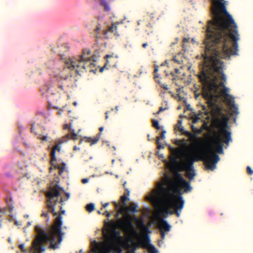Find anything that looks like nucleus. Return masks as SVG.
Returning a JSON list of instances; mask_svg holds the SVG:
<instances>
[{"label": "nucleus", "mask_w": 253, "mask_h": 253, "mask_svg": "<svg viewBox=\"0 0 253 253\" xmlns=\"http://www.w3.org/2000/svg\"><path fill=\"white\" fill-rule=\"evenodd\" d=\"M227 4L224 0H211L212 19L207 23L204 41L205 50L202 54L203 66L198 75L202 85V95L211 107L217 97L220 87H222L221 93L223 97L229 92L225 85L226 77L221 59L237 55L238 50V27L227 10Z\"/></svg>", "instance_id": "obj_1"}, {"label": "nucleus", "mask_w": 253, "mask_h": 253, "mask_svg": "<svg viewBox=\"0 0 253 253\" xmlns=\"http://www.w3.org/2000/svg\"><path fill=\"white\" fill-rule=\"evenodd\" d=\"M182 189L184 192L187 193L192 188L190 182L185 180L180 173L176 172L173 179L167 176L164 182L159 183L157 189L154 191L149 199L161 215L167 217L168 214H173L174 211L171 210L173 208L179 216L184 206L183 197L180 195Z\"/></svg>", "instance_id": "obj_2"}, {"label": "nucleus", "mask_w": 253, "mask_h": 253, "mask_svg": "<svg viewBox=\"0 0 253 253\" xmlns=\"http://www.w3.org/2000/svg\"><path fill=\"white\" fill-rule=\"evenodd\" d=\"M63 191L62 188L56 184L54 186L51 187L46 193L47 198V208L53 216L57 215V216L55 219L54 225L48 232L46 230L41 229V226H35V230L38 234V236L33 242V246L37 250L41 251V252L44 251L45 247L43 244L47 242L50 243L49 248L53 250L56 249L62 240L61 215L65 213V211L62 210V207L61 206H60L61 210L60 213L56 212L55 211V206L58 203H62L63 202V198L60 197L61 191Z\"/></svg>", "instance_id": "obj_3"}, {"label": "nucleus", "mask_w": 253, "mask_h": 253, "mask_svg": "<svg viewBox=\"0 0 253 253\" xmlns=\"http://www.w3.org/2000/svg\"><path fill=\"white\" fill-rule=\"evenodd\" d=\"M219 159V156L213 152H211V156H210L208 153H201L200 150H195L192 155L188 157L186 160L182 163L181 166L185 171L194 170V163L201 160L204 162L207 169L213 170L215 169L216 164Z\"/></svg>", "instance_id": "obj_4"}, {"label": "nucleus", "mask_w": 253, "mask_h": 253, "mask_svg": "<svg viewBox=\"0 0 253 253\" xmlns=\"http://www.w3.org/2000/svg\"><path fill=\"white\" fill-rule=\"evenodd\" d=\"M111 226L113 229L107 235L105 244L100 249L101 253H116L122 252L123 241L121 232L116 230V225L114 222L111 223Z\"/></svg>", "instance_id": "obj_5"}, {"label": "nucleus", "mask_w": 253, "mask_h": 253, "mask_svg": "<svg viewBox=\"0 0 253 253\" xmlns=\"http://www.w3.org/2000/svg\"><path fill=\"white\" fill-rule=\"evenodd\" d=\"M89 54V51L86 52L84 51L83 54L77 58L66 60L65 63L67 68L71 70H75L78 74H80V72H83L86 67L92 64L90 62V57L88 56Z\"/></svg>", "instance_id": "obj_6"}, {"label": "nucleus", "mask_w": 253, "mask_h": 253, "mask_svg": "<svg viewBox=\"0 0 253 253\" xmlns=\"http://www.w3.org/2000/svg\"><path fill=\"white\" fill-rule=\"evenodd\" d=\"M142 240L139 241L138 242H136L134 240H132L130 238H127L125 241H124L123 238V244L122 247H124L125 245L126 249L129 250L127 253H136L137 249L141 247L143 249H146L149 244V242H150V239L148 235H143L142 236Z\"/></svg>", "instance_id": "obj_7"}, {"label": "nucleus", "mask_w": 253, "mask_h": 253, "mask_svg": "<svg viewBox=\"0 0 253 253\" xmlns=\"http://www.w3.org/2000/svg\"><path fill=\"white\" fill-rule=\"evenodd\" d=\"M114 222L116 225L121 228L126 233H129L131 235H136L137 232L134 227V224L132 222V217L130 215L128 214H125L124 215L123 219H118L116 223L112 221L109 224L110 228H112L111 231L113 229V228L111 226V223ZM116 229V228H115Z\"/></svg>", "instance_id": "obj_8"}, {"label": "nucleus", "mask_w": 253, "mask_h": 253, "mask_svg": "<svg viewBox=\"0 0 253 253\" xmlns=\"http://www.w3.org/2000/svg\"><path fill=\"white\" fill-rule=\"evenodd\" d=\"M228 118L223 115L221 119L216 118L213 121L214 125L219 127V134L224 138V142L227 145L232 140L231 132L226 129Z\"/></svg>", "instance_id": "obj_9"}, {"label": "nucleus", "mask_w": 253, "mask_h": 253, "mask_svg": "<svg viewBox=\"0 0 253 253\" xmlns=\"http://www.w3.org/2000/svg\"><path fill=\"white\" fill-rule=\"evenodd\" d=\"M211 145L214 148V151L211 148H209L207 150L204 149L203 146L200 150L201 152L208 153L210 156H211V152L215 153H222L223 151L224 138L218 133H215L214 135L210 139Z\"/></svg>", "instance_id": "obj_10"}, {"label": "nucleus", "mask_w": 253, "mask_h": 253, "mask_svg": "<svg viewBox=\"0 0 253 253\" xmlns=\"http://www.w3.org/2000/svg\"><path fill=\"white\" fill-rule=\"evenodd\" d=\"M119 23H114L111 26H109L107 29L101 30V25L98 24L95 29L96 33L95 37L97 39L101 38L102 37V34L106 36L108 33H112L114 35H117V25Z\"/></svg>", "instance_id": "obj_11"}, {"label": "nucleus", "mask_w": 253, "mask_h": 253, "mask_svg": "<svg viewBox=\"0 0 253 253\" xmlns=\"http://www.w3.org/2000/svg\"><path fill=\"white\" fill-rule=\"evenodd\" d=\"M223 97L226 100L227 105L230 106L231 115H238L239 114L238 107L235 104L234 98L229 94H226L225 96H223Z\"/></svg>", "instance_id": "obj_12"}, {"label": "nucleus", "mask_w": 253, "mask_h": 253, "mask_svg": "<svg viewBox=\"0 0 253 253\" xmlns=\"http://www.w3.org/2000/svg\"><path fill=\"white\" fill-rule=\"evenodd\" d=\"M105 58L106 60V63L105 64V66H108L109 67L115 66L117 63V59L118 56L114 55L113 53L112 54H107L105 55Z\"/></svg>", "instance_id": "obj_13"}, {"label": "nucleus", "mask_w": 253, "mask_h": 253, "mask_svg": "<svg viewBox=\"0 0 253 253\" xmlns=\"http://www.w3.org/2000/svg\"><path fill=\"white\" fill-rule=\"evenodd\" d=\"M186 136H188L191 139L195 140V150H200L203 145H204V140L201 139V140H198L196 139V135L194 133H192L189 131L187 133Z\"/></svg>", "instance_id": "obj_14"}, {"label": "nucleus", "mask_w": 253, "mask_h": 253, "mask_svg": "<svg viewBox=\"0 0 253 253\" xmlns=\"http://www.w3.org/2000/svg\"><path fill=\"white\" fill-rule=\"evenodd\" d=\"M186 136H188L191 139L195 140V150H200L203 145H204V140L201 139V140H198L196 139V135L194 133H192L189 131L187 133Z\"/></svg>", "instance_id": "obj_15"}, {"label": "nucleus", "mask_w": 253, "mask_h": 253, "mask_svg": "<svg viewBox=\"0 0 253 253\" xmlns=\"http://www.w3.org/2000/svg\"><path fill=\"white\" fill-rule=\"evenodd\" d=\"M137 205L134 203H131L129 207L126 205L125 206H122L120 210V212L121 213H124L125 212L136 213L138 212L137 210Z\"/></svg>", "instance_id": "obj_16"}, {"label": "nucleus", "mask_w": 253, "mask_h": 253, "mask_svg": "<svg viewBox=\"0 0 253 253\" xmlns=\"http://www.w3.org/2000/svg\"><path fill=\"white\" fill-rule=\"evenodd\" d=\"M137 224L142 231V236H143V235H148V233L150 232V229L149 227L145 225L142 218H140V220L138 221Z\"/></svg>", "instance_id": "obj_17"}, {"label": "nucleus", "mask_w": 253, "mask_h": 253, "mask_svg": "<svg viewBox=\"0 0 253 253\" xmlns=\"http://www.w3.org/2000/svg\"><path fill=\"white\" fill-rule=\"evenodd\" d=\"M159 228L160 231H163V232H165L169 231L171 227L166 221L163 219H161L159 221Z\"/></svg>", "instance_id": "obj_18"}, {"label": "nucleus", "mask_w": 253, "mask_h": 253, "mask_svg": "<svg viewBox=\"0 0 253 253\" xmlns=\"http://www.w3.org/2000/svg\"><path fill=\"white\" fill-rule=\"evenodd\" d=\"M62 143H63V141L60 140L59 142V143L56 144L52 148V150L51 152V163L52 164V162H55L56 160V158L55 156V152H56V151H60V147L59 145L60 144H62Z\"/></svg>", "instance_id": "obj_19"}, {"label": "nucleus", "mask_w": 253, "mask_h": 253, "mask_svg": "<svg viewBox=\"0 0 253 253\" xmlns=\"http://www.w3.org/2000/svg\"><path fill=\"white\" fill-rule=\"evenodd\" d=\"M101 6L103 7L104 10L106 11H109L110 10V7L108 2L106 0H100Z\"/></svg>", "instance_id": "obj_20"}, {"label": "nucleus", "mask_w": 253, "mask_h": 253, "mask_svg": "<svg viewBox=\"0 0 253 253\" xmlns=\"http://www.w3.org/2000/svg\"><path fill=\"white\" fill-rule=\"evenodd\" d=\"M146 248L149 253H158V250L153 245L150 244V242H149V244Z\"/></svg>", "instance_id": "obj_21"}, {"label": "nucleus", "mask_w": 253, "mask_h": 253, "mask_svg": "<svg viewBox=\"0 0 253 253\" xmlns=\"http://www.w3.org/2000/svg\"><path fill=\"white\" fill-rule=\"evenodd\" d=\"M185 172L186 177L190 180L193 179L196 175L194 169L190 171L186 170Z\"/></svg>", "instance_id": "obj_22"}, {"label": "nucleus", "mask_w": 253, "mask_h": 253, "mask_svg": "<svg viewBox=\"0 0 253 253\" xmlns=\"http://www.w3.org/2000/svg\"><path fill=\"white\" fill-rule=\"evenodd\" d=\"M55 169H59V173L60 174H61L64 171L66 168V164L65 163H62L61 166L59 165H55L54 166Z\"/></svg>", "instance_id": "obj_23"}, {"label": "nucleus", "mask_w": 253, "mask_h": 253, "mask_svg": "<svg viewBox=\"0 0 253 253\" xmlns=\"http://www.w3.org/2000/svg\"><path fill=\"white\" fill-rule=\"evenodd\" d=\"M67 137H70L71 139L73 140H76L77 139L78 136L77 134L75 132L74 130H72L71 134H68Z\"/></svg>", "instance_id": "obj_24"}, {"label": "nucleus", "mask_w": 253, "mask_h": 253, "mask_svg": "<svg viewBox=\"0 0 253 253\" xmlns=\"http://www.w3.org/2000/svg\"><path fill=\"white\" fill-rule=\"evenodd\" d=\"M86 210L90 212L94 210V205L92 203H90L86 206Z\"/></svg>", "instance_id": "obj_25"}, {"label": "nucleus", "mask_w": 253, "mask_h": 253, "mask_svg": "<svg viewBox=\"0 0 253 253\" xmlns=\"http://www.w3.org/2000/svg\"><path fill=\"white\" fill-rule=\"evenodd\" d=\"M98 140H99V138H97V137H96L93 139L92 138L89 137L86 139V141L88 142H90V145L95 144Z\"/></svg>", "instance_id": "obj_26"}, {"label": "nucleus", "mask_w": 253, "mask_h": 253, "mask_svg": "<svg viewBox=\"0 0 253 253\" xmlns=\"http://www.w3.org/2000/svg\"><path fill=\"white\" fill-rule=\"evenodd\" d=\"M160 137H157V140H156V144L157 145V149H161L164 148V147H165L164 145L163 144H162L160 143Z\"/></svg>", "instance_id": "obj_27"}, {"label": "nucleus", "mask_w": 253, "mask_h": 253, "mask_svg": "<svg viewBox=\"0 0 253 253\" xmlns=\"http://www.w3.org/2000/svg\"><path fill=\"white\" fill-rule=\"evenodd\" d=\"M127 199V195L126 194H124L121 197V202L123 204V206H125L126 205V201Z\"/></svg>", "instance_id": "obj_28"}, {"label": "nucleus", "mask_w": 253, "mask_h": 253, "mask_svg": "<svg viewBox=\"0 0 253 253\" xmlns=\"http://www.w3.org/2000/svg\"><path fill=\"white\" fill-rule=\"evenodd\" d=\"M153 126L157 129H160L159 122L157 120H154L153 121Z\"/></svg>", "instance_id": "obj_29"}, {"label": "nucleus", "mask_w": 253, "mask_h": 253, "mask_svg": "<svg viewBox=\"0 0 253 253\" xmlns=\"http://www.w3.org/2000/svg\"><path fill=\"white\" fill-rule=\"evenodd\" d=\"M182 123V121L181 120H178L177 123V124L175 126V128L179 129L180 128L182 127L181 126Z\"/></svg>", "instance_id": "obj_30"}, {"label": "nucleus", "mask_w": 253, "mask_h": 253, "mask_svg": "<svg viewBox=\"0 0 253 253\" xmlns=\"http://www.w3.org/2000/svg\"><path fill=\"white\" fill-rule=\"evenodd\" d=\"M202 110H203V111H204L205 114L206 115H208L209 114V112H210L209 109L204 105H203L202 106Z\"/></svg>", "instance_id": "obj_31"}, {"label": "nucleus", "mask_w": 253, "mask_h": 253, "mask_svg": "<svg viewBox=\"0 0 253 253\" xmlns=\"http://www.w3.org/2000/svg\"><path fill=\"white\" fill-rule=\"evenodd\" d=\"M247 171L249 175H252L253 174V170L250 166L247 167Z\"/></svg>", "instance_id": "obj_32"}, {"label": "nucleus", "mask_w": 253, "mask_h": 253, "mask_svg": "<svg viewBox=\"0 0 253 253\" xmlns=\"http://www.w3.org/2000/svg\"><path fill=\"white\" fill-rule=\"evenodd\" d=\"M191 127L192 131L195 133H200L201 132V130L198 129L196 128H195V126L193 125L191 126Z\"/></svg>", "instance_id": "obj_33"}, {"label": "nucleus", "mask_w": 253, "mask_h": 253, "mask_svg": "<svg viewBox=\"0 0 253 253\" xmlns=\"http://www.w3.org/2000/svg\"><path fill=\"white\" fill-rule=\"evenodd\" d=\"M113 204H114V206L115 207L116 210L118 211H120V210L122 208L120 207V205H119L117 203L115 202L113 203ZM119 213H121V212H119Z\"/></svg>", "instance_id": "obj_34"}, {"label": "nucleus", "mask_w": 253, "mask_h": 253, "mask_svg": "<svg viewBox=\"0 0 253 253\" xmlns=\"http://www.w3.org/2000/svg\"><path fill=\"white\" fill-rule=\"evenodd\" d=\"M170 161L174 164H178V162L177 159L175 157H172L170 158Z\"/></svg>", "instance_id": "obj_35"}, {"label": "nucleus", "mask_w": 253, "mask_h": 253, "mask_svg": "<svg viewBox=\"0 0 253 253\" xmlns=\"http://www.w3.org/2000/svg\"><path fill=\"white\" fill-rule=\"evenodd\" d=\"M159 84H160L161 86L162 87H163L164 89H165V90H167L169 89V87L168 86V85H167L166 84H162V83H161L160 82H159Z\"/></svg>", "instance_id": "obj_36"}, {"label": "nucleus", "mask_w": 253, "mask_h": 253, "mask_svg": "<svg viewBox=\"0 0 253 253\" xmlns=\"http://www.w3.org/2000/svg\"><path fill=\"white\" fill-rule=\"evenodd\" d=\"M189 46V43H183L182 49L184 52H186L187 50V47Z\"/></svg>", "instance_id": "obj_37"}, {"label": "nucleus", "mask_w": 253, "mask_h": 253, "mask_svg": "<svg viewBox=\"0 0 253 253\" xmlns=\"http://www.w3.org/2000/svg\"><path fill=\"white\" fill-rule=\"evenodd\" d=\"M199 119V118L198 116H195L192 118V122L194 124H195L197 122L198 120Z\"/></svg>", "instance_id": "obj_38"}, {"label": "nucleus", "mask_w": 253, "mask_h": 253, "mask_svg": "<svg viewBox=\"0 0 253 253\" xmlns=\"http://www.w3.org/2000/svg\"><path fill=\"white\" fill-rule=\"evenodd\" d=\"M6 211V208H3L0 210V217H1L4 214Z\"/></svg>", "instance_id": "obj_39"}, {"label": "nucleus", "mask_w": 253, "mask_h": 253, "mask_svg": "<svg viewBox=\"0 0 253 253\" xmlns=\"http://www.w3.org/2000/svg\"><path fill=\"white\" fill-rule=\"evenodd\" d=\"M19 249L23 252H26L27 250L24 248V245L23 244H21L19 246Z\"/></svg>", "instance_id": "obj_40"}, {"label": "nucleus", "mask_w": 253, "mask_h": 253, "mask_svg": "<svg viewBox=\"0 0 253 253\" xmlns=\"http://www.w3.org/2000/svg\"><path fill=\"white\" fill-rule=\"evenodd\" d=\"M47 136H43L42 137H41V136L38 137L39 139L42 140L43 141H46L47 140Z\"/></svg>", "instance_id": "obj_41"}, {"label": "nucleus", "mask_w": 253, "mask_h": 253, "mask_svg": "<svg viewBox=\"0 0 253 253\" xmlns=\"http://www.w3.org/2000/svg\"><path fill=\"white\" fill-rule=\"evenodd\" d=\"M132 220L134 221L136 223L140 220V218H138L137 216H133L132 217Z\"/></svg>", "instance_id": "obj_42"}, {"label": "nucleus", "mask_w": 253, "mask_h": 253, "mask_svg": "<svg viewBox=\"0 0 253 253\" xmlns=\"http://www.w3.org/2000/svg\"><path fill=\"white\" fill-rule=\"evenodd\" d=\"M166 133V131L165 130H163L161 133L160 136H159L161 139H163L165 138V134Z\"/></svg>", "instance_id": "obj_43"}, {"label": "nucleus", "mask_w": 253, "mask_h": 253, "mask_svg": "<svg viewBox=\"0 0 253 253\" xmlns=\"http://www.w3.org/2000/svg\"><path fill=\"white\" fill-rule=\"evenodd\" d=\"M183 43H189V39H187L186 38H184L183 39Z\"/></svg>", "instance_id": "obj_44"}, {"label": "nucleus", "mask_w": 253, "mask_h": 253, "mask_svg": "<svg viewBox=\"0 0 253 253\" xmlns=\"http://www.w3.org/2000/svg\"><path fill=\"white\" fill-rule=\"evenodd\" d=\"M103 215H105L107 217H109L111 216L110 213L108 211H105L103 213Z\"/></svg>", "instance_id": "obj_45"}, {"label": "nucleus", "mask_w": 253, "mask_h": 253, "mask_svg": "<svg viewBox=\"0 0 253 253\" xmlns=\"http://www.w3.org/2000/svg\"><path fill=\"white\" fill-rule=\"evenodd\" d=\"M160 234H161V238L162 239V240H164L165 239V233L164 232H163V231H160Z\"/></svg>", "instance_id": "obj_46"}, {"label": "nucleus", "mask_w": 253, "mask_h": 253, "mask_svg": "<svg viewBox=\"0 0 253 253\" xmlns=\"http://www.w3.org/2000/svg\"><path fill=\"white\" fill-rule=\"evenodd\" d=\"M61 78L63 80H67L68 78V75H62L61 76Z\"/></svg>", "instance_id": "obj_47"}, {"label": "nucleus", "mask_w": 253, "mask_h": 253, "mask_svg": "<svg viewBox=\"0 0 253 253\" xmlns=\"http://www.w3.org/2000/svg\"><path fill=\"white\" fill-rule=\"evenodd\" d=\"M8 208L10 211H12L14 209V207L12 206V205L10 204H8Z\"/></svg>", "instance_id": "obj_48"}, {"label": "nucleus", "mask_w": 253, "mask_h": 253, "mask_svg": "<svg viewBox=\"0 0 253 253\" xmlns=\"http://www.w3.org/2000/svg\"><path fill=\"white\" fill-rule=\"evenodd\" d=\"M109 205V203H106L102 204V208L101 209V210H102L103 208L107 207Z\"/></svg>", "instance_id": "obj_49"}, {"label": "nucleus", "mask_w": 253, "mask_h": 253, "mask_svg": "<svg viewBox=\"0 0 253 253\" xmlns=\"http://www.w3.org/2000/svg\"><path fill=\"white\" fill-rule=\"evenodd\" d=\"M42 216H43V217H48V213L47 212H43L42 214Z\"/></svg>", "instance_id": "obj_50"}, {"label": "nucleus", "mask_w": 253, "mask_h": 253, "mask_svg": "<svg viewBox=\"0 0 253 253\" xmlns=\"http://www.w3.org/2000/svg\"><path fill=\"white\" fill-rule=\"evenodd\" d=\"M173 60L174 62H175L177 63H178V64H180L181 63V61L178 60H177V59H176V57H174V58H173Z\"/></svg>", "instance_id": "obj_51"}, {"label": "nucleus", "mask_w": 253, "mask_h": 253, "mask_svg": "<svg viewBox=\"0 0 253 253\" xmlns=\"http://www.w3.org/2000/svg\"><path fill=\"white\" fill-rule=\"evenodd\" d=\"M165 110H166V108H163V107H161L159 108V110L158 111L157 114H158Z\"/></svg>", "instance_id": "obj_52"}, {"label": "nucleus", "mask_w": 253, "mask_h": 253, "mask_svg": "<svg viewBox=\"0 0 253 253\" xmlns=\"http://www.w3.org/2000/svg\"><path fill=\"white\" fill-rule=\"evenodd\" d=\"M88 181V179H87V178H84L82 180V182L83 183V184H85L86 183H87Z\"/></svg>", "instance_id": "obj_53"}, {"label": "nucleus", "mask_w": 253, "mask_h": 253, "mask_svg": "<svg viewBox=\"0 0 253 253\" xmlns=\"http://www.w3.org/2000/svg\"><path fill=\"white\" fill-rule=\"evenodd\" d=\"M64 129H70L72 131V129L70 128L68 124H65L64 126Z\"/></svg>", "instance_id": "obj_54"}, {"label": "nucleus", "mask_w": 253, "mask_h": 253, "mask_svg": "<svg viewBox=\"0 0 253 253\" xmlns=\"http://www.w3.org/2000/svg\"><path fill=\"white\" fill-rule=\"evenodd\" d=\"M54 162H52V164L50 163L51 165V166L49 168V172H52V170L53 169V168H52V166H54L55 165H53V163Z\"/></svg>", "instance_id": "obj_55"}, {"label": "nucleus", "mask_w": 253, "mask_h": 253, "mask_svg": "<svg viewBox=\"0 0 253 253\" xmlns=\"http://www.w3.org/2000/svg\"><path fill=\"white\" fill-rule=\"evenodd\" d=\"M31 131L32 133H35V129L33 125H32L31 126Z\"/></svg>", "instance_id": "obj_56"}, {"label": "nucleus", "mask_w": 253, "mask_h": 253, "mask_svg": "<svg viewBox=\"0 0 253 253\" xmlns=\"http://www.w3.org/2000/svg\"><path fill=\"white\" fill-rule=\"evenodd\" d=\"M125 194L127 195V196L129 195V191L128 190V189H126V193Z\"/></svg>", "instance_id": "obj_57"}, {"label": "nucleus", "mask_w": 253, "mask_h": 253, "mask_svg": "<svg viewBox=\"0 0 253 253\" xmlns=\"http://www.w3.org/2000/svg\"><path fill=\"white\" fill-rule=\"evenodd\" d=\"M120 213H119V211H118V212H117V213L116 214V215H115V217H116V218H119V215H120ZM121 214H122V213H121Z\"/></svg>", "instance_id": "obj_58"}, {"label": "nucleus", "mask_w": 253, "mask_h": 253, "mask_svg": "<svg viewBox=\"0 0 253 253\" xmlns=\"http://www.w3.org/2000/svg\"><path fill=\"white\" fill-rule=\"evenodd\" d=\"M179 130L180 131V132L182 133V134H183V133L185 130L183 127L180 128V129H179Z\"/></svg>", "instance_id": "obj_59"}, {"label": "nucleus", "mask_w": 253, "mask_h": 253, "mask_svg": "<svg viewBox=\"0 0 253 253\" xmlns=\"http://www.w3.org/2000/svg\"><path fill=\"white\" fill-rule=\"evenodd\" d=\"M148 45L147 43L146 42V43H144L142 44V46L143 47V48H146L147 47V46Z\"/></svg>", "instance_id": "obj_60"}, {"label": "nucleus", "mask_w": 253, "mask_h": 253, "mask_svg": "<svg viewBox=\"0 0 253 253\" xmlns=\"http://www.w3.org/2000/svg\"><path fill=\"white\" fill-rule=\"evenodd\" d=\"M74 150L75 151L79 150H80V148H78L77 146H75L74 147Z\"/></svg>", "instance_id": "obj_61"}, {"label": "nucleus", "mask_w": 253, "mask_h": 253, "mask_svg": "<svg viewBox=\"0 0 253 253\" xmlns=\"http://www.w3.org/2000/svg\"><path fill=\"white\" fill-rule=\"evenodd\" d=\"M108 118V112H106V113H105V119H107Z\"/></svg>", "instance_id": "obj_62"}, {"label": "nucleus", "mask_w": 253, "mask_h": 253, "mask_svg": "<svg viewBox=\"0 0 253 253\" xmlns=\"http://www.w3.org/2000/svg\"><path fill=\"white\" fill-rule=\"evenodd\" d=\"M103 129H104V128H103V126L100 127L99 128V129L100 132L102 131H103Z\"/></svg>", "instance_id": "obj_63"}, {"label": "nucleus", "mask_w": 253, "mask_h": 253, "mask_svg": "<svg viewBox=\"0 0 253 253\" xmlns=\"http://www.w3.org/2000/svg\"><path fill=\"white\" fill-rule=\"evenodd\" d=\"M188 132V131L185 130L184 132L183 133V134L186 135L187 133Z\"/></svg>", "instance_id": "obj_64"}]
</instances>
